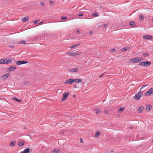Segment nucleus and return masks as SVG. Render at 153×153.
Instances as JSON below:
<instances>
[{"label":"nucleus","mask_w":153,"mask_h":153,"mask_svg":"<svg viewBox=\"0 0 153 153\" xmlns=\"http://www.w3.org/2000/svg\"><path fill=\"white\" fill-rule=\"evenodd\" d=\"M143 93L141 91H139L134 96V99L136 100H139L143 95Z\"/></svg>","instance_id":"f257e3e1"},{"label":"nucleus","mask_w":153,"mask_h":153,"mask_svg":"<svg viewBox=\"0 0 153 153\" xmlns=\"http://www.w3.org/2000/svg\"><path fill=\"white\" fill-rule=\"evenodd\" d=\"M143 59H142L141 58H134L132 59H131V62L132 63H136L139 62H140L142 60H143Z\"/></svg>","instance_id":"f03ea898"},{"label":"nucleus","mask_w":153,"mask_h":153,"mask_svg":"<svg viewBox=\"0 0 153 153\" xmlns=\"http://www.w3.org/2000/svg\"><path fill=\"white\" fill-rule=\"evenodd\" d=\"M69 94V93H63V98L61 99V101L62 102L65 100L68 97Z\"/></svg>","instance_id":"7ed1b4c3"},{"label":"nucleus","mask_w":153,"mask_h":153,"mask_svg":"<svg viewBox=\"0 0 153 153\" xmlns=\"http://www.w3.org/2000/svg\"><path fill=\"white\" fill-rule=\"evenodd\" d=\"M153 93V88L150 89L147 92L145 93V96H149Z\"/></svg>","instance_id":"20e7f679"},{"label":"nucleus","mask_w":153,"mask_h":153,"mask_svg":"<svg viewBox=\"0 0 153 153\" xmlns=\"http://www.w3.org/2000/svg\"><path fill=\"white\" fill-rule=\"evenodd\" d=\"M74 80L73 79H70L66 80L64 82V84H71L74 82Z\"/></svg>","instance_id":"39448f33"},{"label":"nucleus","mask_w":153,"mask_h":153,"mask_svg":"<svg viewBox=\"0 0 153 153\" xmlns=\"http://www.w3.org/2000/svg\"><path fill=\"white\" fill-rule=\"evenodd\" d=\"M143 38L144 40H148L149 39H152L153 37L152 36L149 35H146L143 36Z\"/></svg>","instance_id":"423d86ee"},{"label":"nucleus","mask_w":153,"mask_h":153,"mask_svg":"<svg viewBox=\"0 0 153 153\" xmlns=\"http://www.w3.org/2000/svg\"><path fill=\"white\" fill-rule=\"evenodd\" d=\"M28 62H27L25 61H18L16 62V64L17 65L25 64Z\"/></svg>","instance_id":"0eeeda50"},{"label":"nucleus","mask_w":153,"mask_h":153,"mask_svg":"<svg viewBox=\"0 0 153 153\" xmlns=\"http://www.w3.org/2000/svg\"><path fill=\"white\" fill-rule=\"evenodd\" d=\"M10 75V74L9 73H7L4 75L3 76H2L1 77V79L3 80H5L6 78L8 77Z\"/></svg>","instance_id":"6e6552de"},{"label":"nucleus","mask_w":153,"mask_h":153,"mask_svg":"<svg viewBox=\"0 0 153 153\" xmlns=\"http://www.w3.org/2000/svg\"><path fill=\"white\" fill-rule=\"evenodd\" d=\"M151 63L149 61H143V66L146 67L150 65Z\"/></svg>","instance_id":"1a4fd4ad"},{"label":"nucleus","mask_w":153,"mask_h":153,"mask_svg":"<svg viewBox=\"0 0 153 153\" xmlns=\"http://www.w3.org/2000/svg\"><path fill=\"white\" fill-rule=\"evenodd\" d=\"M67 54H69L71 56H74L75 55H78V54L77 53H76L74 52H69L67 53Z\"/></svg>","instance_id":"9d476101"},{"label":"nucleus","mask_w":153,"mask_h":153,"mask_svg":"<svg viewBox=\"0 0 153 153\" xmlns=\"http://www.w3.org/2000/svg\"><path fill=\"white\" fill-rule=\"evenodd\" d=\"M16 66L14 65H12L8 68V70L9 71H12L16 69Z\"/></svg>","instance_id":"9b49d317"},{"label":"nucleus","mask_w":153,"mask_h":153,"mask_svg":"<svg viewBox=\"0 0 153 153\" xmlns=\"http://www.w3.org/2000/svg\"><path fill=\"white\" fill-rule=\"evenodd\" d=\"M22 19L23 22H27L29 21L28 17H24L22 18Z\"/></svg>","instance_id":"f8f14e48"},{"label":"nucleus","mask_w":153,"mask_h":153,"mask_svg":"<svg viewBox=\"0 0 153 153\" xmlns=\"http://www.w3.org/2000/svg\"><path fill=\"white\" fill-rule=\"evenodd\" d=\"M24 141H20L19 142L18 144V146H19V147H22L24 146Z\"/></svg>","instance_id":"ddd939ff"},{"label":"nucleus","mask_w":153,"mask_h":153,"mask_svg":"<svg viewBox=\"0 0 153 153\" xmlns=\"http://www.w3.org/2000/svg\"><path fill=\"white\" fill-rule=\"evenodd\" d=\"M131 48L130 47H126L124 48H122L121 49V51L122 52H124L125 51H127L130 49Z\"/></svg>","instance_id":"4468645a"},{"label":"nucleus","mask_w":153,"mask_h":153,"mask_svg":"<svg viewBox=\"0 0 153 153\" xmlns=\"http://www.w3.org/2000/svg\"><path fill=\"white\" fill-rule=\"evenodd\" d=\"M30 149L29 148H26L23 151H22L20 153H28L30 152Z\"/></svg>","instance_id":"2eb2a0df"},{"label":"nucleus","mask_w":153,"mask_h":153,"mask_svg":"<svg viewBox=\"0 0 153 153\" xmlns=\"http://www.w3.org/2000/svg\"><path fill=\"white\" fill-rule=\"evenodd\" d=\"M78 70V68H71L69 69V71L70 72H74L77 71Z\"/></svg>","instance_id":"dca6fc26"},{"label":"nucleus","mask_w":153,"mask_h":153,"mask_svg":"<svg viewBox=\"0 0 153 153\" xmlns=\"http://www.w3.org/2000/svg\"><path fill=\"white\" fill-rule=\"evenodd\" d=\"M73 79L74 80V82H75L76 83H79L82 82V80L81 79Z\"/></svg>","instance_id":"f3484780"},{"label":"nucleus","mask_w":153,"mask_h":153,"mask_svg":"<svg viewBox=\"0 0 153 153\" xmlns=\"http://www.w3.org/2000/svg\"><path fill=\"white\" fill-rule=\"evenodd\" d=\"M100 131H97L95 135V137H99V135L100 134Z\"/></svg>","instance_id":"a211bd4d"},{"label":"nucleus","mask_w":153,"mask_h":153,"mask_svg":"<svg viewBox=\"0 0 153 153\" xmlns=\"http://www.w3.org/2000/svg\"><path fill=\"white\" fill-rule=\"evenodd\" d=\"M152 108V106L150 105H148L146 106V109L148 111H149Z\"/></svg>","instance_id":"6ab92c4d"},{"label":"nucleus","mask_w":153,"mask_h":153,"mask_svg":"<svg viewBox=\"0 0 153 153\" xmlns=\"http://www.w3.org/2000/svg\"><path fill=\"white\" fill-rule=\"evenodd\" d=\"M80 44H81V43H78L77 44L74 45H72V46H71V48H75V47H77V46H78Z\"/></svg>","instance_id":"aec40b11"},{"label":"nucleus","mask_w":153,"mask_h":153,"mask_svg":"<svg viewBox=\"0 0 153 153\" xmlns=\"http://www.w3.org/2000/svg\"><path fill=\"white\" fill-rule=\"evenodd\" d=\"M144 108L143 106H141L139 108H138V111L140 112H141L144 109Z\"/></svg>","instance_id":"412c9836"},{"label":"nucleus","mask_w":153,"mask_h":153,"mask_svg":"<svg viewBox=\"0 0 153 153\" xmlns=\"http://www.w3.org/2000/svg\"><path fill=\"white\" fill-rule=\"evenodd\" d=\"M59 149H54L53 151V153H59Z\"/></svg>","instance_id":"4be33fe9"},{"label":"nucleus","mask_w":153,"mask_h":153,"mask_svg":"<svg viewBox=\"0 0 153 153\" xmlns=\"http://www.w3.org/2000/svg\"><path fill=\"white\" fill-rule=\"evenodd\" d=\"M16 141H11L10 142V145H11V146L13 147L15 144Z\"/></svg>","instance_id":"5701e85b"},{"label":"nucleus","mask_w":153,"mask_h":153,"mask_svg":"<svg viewBox=\"0 0 153 153\" xmlns=\"http://www.w3.org/2000/svg\"><path fill=\"white\" fill-rule=\"evenodd\" d=\"M12 99L13 100H14L18 102H20L22 101L21 100H19V99H18L16 97H13V98H12Z\"/></svg>","instance_id":"b1692460"},{"label":"nucleus","mask_w":153,"mask_h":153,"mask_svg":"<svg viewBox=\"0 0 153 153\" xmlns=\"http://www.w3.org/2000/svg\"><path fill=\"white\" fill-rule=\"evenodd\" d=\"M19 44H26V42L25 40H22L21 41L19 42Z\"/></svg>","instance_id":"393cba45"},{"label":"nucleus","mask_w":153,"mask_h":153,"mask_svg":"<svg viewBox=\"0 0 153 153\" xmlns=\"http://www.w3.org/2000/svg\"><path fill=\"white\" fill-rule=\"evenodd\" d=\"M95 110L96 111H97L96 113V114H98L99 112H100L101 111V110H100V108H95Z\"/></svg>","instance_id":"a878e982"},{"label":"nucleus","mask_w":153,"mask_h":153,"mask_svg":"<svg viewBox=\"0 0 153 153\" xmlns=\"http://www.w3.org/2000/svg\"><path fill=\"white\" fill-rule=\"evenodd\" d=\"M39 40V39L38 37H36L34 39V42H37Z\"/></svg>","instance_id":"bb28decb"},{"label":"nucleus","mask_w":153,"mask_h":153,"mask_svg":"<svg viewBox=\"0 0 153 153\" xmlns=\"http://www.w3.org/2000/svg\"><path fill=\"white\" fill-rule=\"evenodd\" d=\"M144 19V17L143 15H141L140 16V21L143 20Z\"/></svg>","instance_id":"cd10ccee"},{"label":"nucleus","mask_w":153,"mask_h":153,"mask_svg":"<svg viewBox=\"0 0 153 153\" xmlns=\"http://www.w3.org/2000/svg\"><path fill=\"white\" fill-rule=\"evenodd\" d=\"M135 24L134 22H130V25L131 26H133Z\"/></svg>","instance_id":"c85d7f7f"},{"label":"nucleus","mask_w":153,"mask_h":153,"mask_svg":"<svg viewBox=\"0 0 153 153\" xmlns=\"http://www.w3.org/2000/svg\"><path fill=\"white\" fill-rule=\"evenodd\" d=\"M124 107H122L120 108L118 110V111H123V110L124 109Z\"/></svg>","instance_id":"c756f323"},{"label":"nucleus","mask_w":153,"mask_h":153,"mask_svg":"<svg viewBox=\"0 0 153 153\" xmlns=\"http://www.w3.org/2000/svg\"><path fill=\"white\" fill-rule=\"evenodd\" d=\"M149 53H144L143 55V56H148V55H149Z\"/></svg>","instance_id":"7c9ffc66"},{"label":"nucleus","mask_w":153,"mask_h":153,"mask_svg":"<svg viewBox=\"0 0 153 153\" xmlns=\"http://www.w3.org/2000/svg\"><path fill=\"white\" fill-rule=\"evenodd\" d=\"M93 15L94 16L96 17L98 15V14L97 13H94Z\"/></svg>","instance_id":"2f4dec72"},{"label":"nucleus","mask_w":153,"mask_h":153,"mask_svg":"<svg viewBox=\"0 0 153 153\" xmlns=\"http://www.w3.org/2000/svg\"><path fill=\"white\" fill-rule=\"evenodd\" d=\"M110 51L111 52H114L116 51V50L114 48H113L112 49H111Z\"/></svg>","instance_id":"473e14b6"},{"label":"nucleus","mask_w":153,"mask_h":153,"mask_svg":"<svg viewBox=\"0 0 153 153\" xmlns=\"http://www.w3.org/2000/svg\"><path fill=\"white\" fill-rule=\"evenodd\" d=\"M39 21V20H38L37 21H33V23L35 24H36V23L38 22Z\"/></svg>","instance_id":"72a5a7b5"},{"label":"nucleus","mask_w":153,"mask_h":153,"mask_svg":"<svg viewBox=\"0 0 153 153\" xmlns=\"http://www.w3.org/2000/svg\"><path fill=\"white\" fill-rule=\"evenodd\" d=\"M11 62V61L10 60H7L6 59V64H8Z\"/></svg>","instance_id":"f704fd0d"},{"label":"nucleus","mask_w":153,"mask_h":153,"mask_svg":"<svg viewBox=\"0 0 153 153\" xmlns=\"http://www.w3.org/2000/svg\"><path fill=\"white\" fill-rule=\"evenodd\" d=\"M143 62H140L139 64H138V65H142V66H143Z\"/></svg>","instance_id":"c9c22d12"},{"label":"nucleus","mask_w":153,"mask_h":153,"mask_svg":"<svg viewBox=\"0 0 153 153\" xmlns=\"http://www.w3.org/2000/svg\"><path fill=\"white\" fill-rule=\"evenodd\" d=\"M61 19L62 20L66 19H67V17L65 16H62Z\"/></svg>","instance_id":"e433bc0d"},{"label":"nucleus","mask_w":153,"mask_h":153,"mask_svg":"<svg viewBox=\"0 0 153 153\" xmlns=\"http://www.w3.org/2000/svg\"><path fill=\"white\" fill-rule=\"evenodd\" d=\"M4 64L3 59H1L0 60V64Z\"/></svg>","instance_id":"4c0bfd02"},{"label":"nucleus","mask_w":153,"mask_h":153,"mask_svg":"<svg viewBox=\"0 0 153 153\" xmlns=\"http://www.w3.org/2000/svg\"><path fill=\"white\" fill-rule=\"evenodd\" d=\"M49 2L51 5H53L54 3L53 1H52L51 0H50Z\"/></svg>","instance_id":"58836bf2"},{"label":"nucleus","mask_w":153,"mask_h":153,"mask_svg":"<svg viewBox=\"0 0 153 153\" xmlns=\"http://www.w3.org/2000/svg\"><path fill=\"white\" fill-rule=\"evenodd\" d=\"M83 16V14L82 13H79L78 15V16Z\"/></svg>","instance_id":"ea45409f"},{"label":"nucleus","mask_w":153,"mask_h":153,"mask_svg":"<svg viewBox=\"0 0 153 153\" xmlns=\"http://www.w3.org/2000/svg\"><path fill=\"white\" fill-rule=\"evenodd\" d=\"M8 47L10 48H13L14 46L12 45H10L8 46Z\"/></svg>","instance_id":"a19ab883"},{"label":"nucleus","mask_w":153,"mask_h":153,"mask_svg":"<svg viewBox=\"0 0 153 153\" xmlns=\"http://www.w3.org/2000/svg\"><path fill=\"white\" fill-rule=\"evenodd\" d=\"M76 32V33H78V34H80V33H81L80 31L78 30H77Z\"/></svg>","instance_id":"79ce46f5"},{"label":"nucleus","mask_w":153,"mask_h":153,"mask_svg":"<svg viewBox=\"0 0 153 153\" xmlns=\"http://www.w3.org/2000/svg\"><path fill=\"white\" fill-rule=\"evenodd\" d=\"M6 59H3L4 61V64H6Z\"/></svg>","instance_id":"37998d69"},{"label":"nucleus","mask_w":153,"mask_h":153,"mask_svg":"<svg viewBox=\"0 0 153 153\" xmlns=\"http://www.w3.org/2000/svg\"><path fill=\"white\" fill-rule=\"evenodd\" d=\"M104 113L105 114H107L108 113V111H104Z\"/></svg>","instance_id":"c03bdc74"},{"label":"nucleus","mask_w":153,"mask_h":153,"mask_svg":"<svg viewBox=\"0 0 153 153\" xmlns=\"http://www.w3.org/2000/svg\"><path fill=\"white\" fill-rule=\"evenodd\" d=\"M107 26H108V25L106 24H105V25H104V27L105 28L107 27Z\"/></svg>","instance_id":"a18cd8bd"},{"label":"nucleus","mask_w":153,"mask_h":153,"mask_svg":"<svg viewBox=\"0 0 153 153\" xmlns=\"http://www.w3.org/2000/svg\"><path fill=\"white\" fill-rule=\"evenodd\" d=\"M43 22H41L39 23V24L40 25H42Z\"/></svg>","instance_id":"49530a36"},{"label":"nucleus","mask_w":153,"mask_h":153,"mask_svg":"<svg viewBox=\"0 0 153 153\" xmlns=\"http://www.w3.org/2000/svg\"><path fill=\"white\" fill-rule=\"evenodd\" d=\"M80 143H82L83 142V140L82 138H80Z\"/></svg>","instance_id":"de8ad7c7"},{"label":"nucleus","mask_w":153,"mask_h":153,"mask_svg":"<svg viewBox=\"0 0 153 153\" xmlns=\"http://www.w3.org/2000/svg\"><path fill=\"white\" fill-rule=\"evenodd\" d=\"M41 4L42 5V6H44V2H42L41 3Z\"/></svg>","instance_id":"09e8293b"},{"label":"nucleus","mask_w":153,"mask_h":153,"mask_svg":"<svg viewBox=\"0 0 153 153\" xmlns=\"http://www.w3.org/2000/svg\"><path fill=\"white\" fill-rule=\"evenodd\" d=\"M93 34V33H92V31H91V32H90V35H92Z\"/></svg>","instance_id":"8fccbe9b"},{"label":"nucleus","mask_w":153,"mask_h":153,"mask_svg":"<svg viewBox=\"0 0 153 153\" xmlns=\"http://www.w3.org/2000/svg\"><path fill=\"white\" fill-rule=\"evenodd\" d=\"M104 74H101V75H100V76L99 77L100 78V77H102L103 76V75Z\"/></svg>","instance_id":"3c124183"},{"label":"nucleus","mask_w":153,"mask_h":153,"mask_svg":"<svg viewBox=\"0 0 153 153\" xmlns=\"http://www.w3.org/2000/svg\"><path fill=\"white\" fill-rule=\"evenodd\" d=\"M147 86V85H144L143 86V87L141 88V89L140 90H141V89H142V88H143L144 87H145L146 86Z\"/></svg>","instance_id":"603ef678"},{"label":"nucleus","mask_w":153,"mask_h":153,"mask_svg":"<svg viewBox=\"0 0 153 153\" xmlns=\"http://www.w3.org/2000/svg\"><path fill=\"white\" fill-rule=\"evenodd\" d=\"M73 87L74 88H76V87H77V86H76V85H74V86H73Z\"/></svg>","instance_id":"864d4df0"},{"label":"nucleus","mask_w":153,"mask_h":153,"mask_svg":"<svg viewBox=\"0 0 153 153\" xmlns=\"http://www.w3.org/2000/svg\"><path fill=\"white\" fill-rule=\"evenodd\" d=\"M64 134V132H62L60 134L61 135H62L63 134Z\"/></svg>","instance_id":"5fc2aeb1"},{"label":"nucleus","mask_w":153,"mask_h":153,"mask_svg":"<svg viewBox=\"0 0 153 153\" xmlns=\"http://www.w3.org/2000/svg\"><path fill=\"white\" fill-rule=\"evenodd\" d=\"M73 97H74V98H75L76 97V96L75 95H73Z\"/></svg>","instance_id":"6e6d98bb"},{"label":"nucleus","mask_w":153,"mask_h":153,"mask_svg":"<svg viewBox=\"0 0 153 153\" xmlns=\"http://www.w3.org/2000/svg\"><path fill=\"white\" fill-rule=\"evenodd\" d=\"M152 21L153 22V17L152 18Z\"/></svg>","instance_id":"4d7b16f0"},{"label":"nucleus","mask_w":153,"mask_h":153,"mask_svg":"<svg viewBox=\"0 0 153 153\" xmlns=\"http://www.w3.org/2000/svg\"><path fill=\"white\" fill-rule=\"evenodd\" d=\"M152 142L153 143V140H152Z\"/></svg>","instance_id":"13d9d810"},{"label":"nucleus","mask_w":153,"mask_h":153,"mask_svg":"<svg viewBox=\"0 0 153 153\" xmlns=\"http://www.w3.org/2000/svg\"><path fill=\"white\" fill-rule=\"evenodd\" d=\"M132 128H133L132 127H131V129Z\"/></svg>","instance_id":"bf43d9fd"}]
</instances>
